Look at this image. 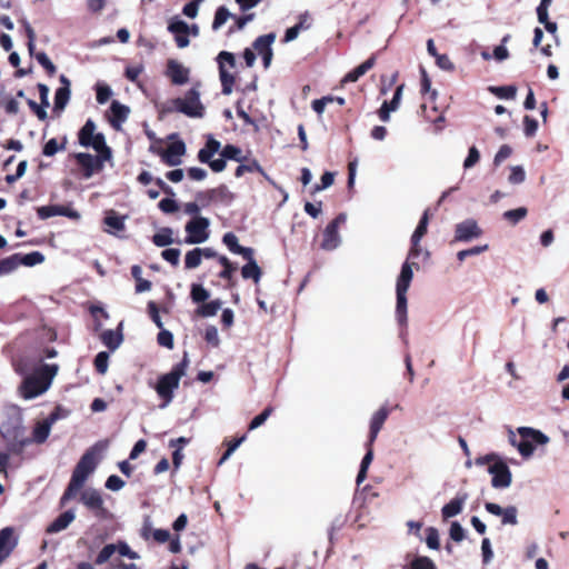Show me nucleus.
Wrapping results in <instances>:
<instances>
[{
  "label": "nucleus",
  "mask_w": 569,
  "mask_h": 569,
  "mask_svg": "<svg viewBox=\"0 0 569 569\" xmlns=\"http://www.w3.org/2000/svg\"><path fill=\"white\" fill-rule=\"evenodd\" d=\"M186 153V144L182 140L170 143L164 151H161V161L170 167L181 163V157Z\"/></svg>",
  "instance_id": "nucleus-14"
},
{
  "label": "nucleus",
  "mask_w": 569,
  "mask_h": 569,
  "mask_svg": "<svg viewBox=\"0 0 569 569\" xmlns=\"http://www.w3.org/2000/svg\"><path fill=\"white\" fill-rule=\"evenodd\" d=\"M376 63V56L372 54L369 57L366 61H363L361 64L356 67L353 70L348 72L343 82H356L360 77H362L365 73H367L371 68H373Z\"/></svg>",
  "instance_id": "nucleus-28"
},
{
  "label": "nucleus",
  "mask_w": 569,
  "mask_h": 569,
  "mask_svg": "<svg viewBox=\"0 0 569 569\" xmlns=\"http://www.w3.org/2000/svg\"><path fill=\"white\" fill-rule=\"evenodd\" d=\"M217 62L222 93L230 94L236 82V77L233 73L229 72L227 68L233 69L236 67L234 54L229 51H221L217 56Z\"/></svg>",
  "instance_id": "nucleus-7"
},
{
  "label": "nucleus",
  "mask_w": 569,
  "mask_h": 569,
  "mask_svg": "<svg viewBox=\"0 0 569 569\" xmlns=\"http://www.w3.org/2000/svg\"><path fill=\"white\" fill-rule=\"evenodd\" d=\"M103 222L106 226L114 229L116 231H123L126 228L124 217L119 216L114 210L107 212Z\"/></svg>",
  "instance_id": "nucleus-42"
},
{
  "label": "nucleus",
  "mask_w": 569,
  "mask_h": 569,
  "mask_svg": "<svg viewBox=\"0 0 569 569\" xmlns=\"http://www.w3.org/2000/svg\"><path fill=\"white\" fill-rule=\"evenodd\" d=\"M211 194L214 198V202H220L226 206H229L234 200V194L226 184H220L217 188H212Z\"/></svg>",
  "instance_id": "nucleus-36"
},
{
  "label": "nucleus",
  "mask_w": 569,
  "mask_h": 569,
  "mask_svg": "<svg viewBox=\"0 0 569 569\" xmlns=\"http://www.w3.org/2000/svg\"><path fill=\"white\" fill-rule=\"evenodd\" d=\"M110 123L113 128L118 129L122 122H124L129 116L130 109L129 107L120 103L117 100H113L110 106Z\"/></svg>",
  "instance_id": "nucleus-23"
},
{
  "label": "nucleus",
  "mask_w": 569,
  "mask_h": 569,
  "mask_svg": "<svg viewBox=\"0 0 569 569\" xmlns=\"http://www.w3.org/2000/svg\"><path fill=\"white\" fill-rule=\"evenodd\" d=\"M426 543L430 549L438 550L440 548L439 531L435 527H429L426 530Z\"/></svg>",
  "instance_id": "nucleus-54"
},
{
  "label": "nucleus",
  "mask_w": 569,
  "mask_h": 569,
  "mask_svg": "<svg viewBox=\"0 0 569 569\" xmlns=\"http://www.w3.org/2000/svg\"><path fill=\"white\" fill-rule=\"evenodd\" d=\"M518 432L521 436V440L517 442L515 433L510 432V442L518 448V451L525 458L533 453L535 443L546 445L549 441L545 433L529 427H521L518 429Z\"/></svg>",
  "instance_id": "nucleus-5"
},
{
  "label": "nucleus",
  "mask_w": 569,
  "mask_h": 569,
  "mask_svg": "<svg viewBox=\"0 0 569 569\" xmlns=\"http://www.w3.org/2000/svg\"><path fill=\"white\" fill-rule=\"evenodd\" d=\"M449 536L456 542H460L465 539V529L458 521L451 522Z\"/></svg>",
  "instance_id": "nucleus-61"
},
{
  "label": "nucleus",
  "mask_w": 569,
  "mask_h": 569,
  "mask_svg": "<svg viewBox=\"0 0 569 569\" xmlns=\"http://www.w3.org/2000/svg\"><path fill=\"white\" fill-rule=\"evenodd\" d=\"M141 537L144 540L152 538L158 543H164L170 540V532L167 529H153L149 523H144L141 529Z\"/></svg>",
  "instance_id": "nucleus-29"
},
{
  "label": "nucleus",
  "mask_w": 569,
  "mask_h": 569,
  "mask_svg": "<svg viewBox=\"0 0 569 569\" xmlns=\"http://www.w3.org/2000/svg\"><path fill=\"white\" fill-rule=\"evenodd\" d=\"M180 250L179 249H176V248H169V249H164L162 252H161V257L170 262L172 266H178L179 264V258H180Z\"/></svg>",
  "instance_id": "nucleus-62"
},
{
  "label": "nucleus",
  "mask_w": 569,
  "mask_h": 569,
  "mask_svg": "<svg viewBox=\"0 0 569 569\" xmlns=\"http://www.w3.org/2000/svg\"><path fill=\"white\" fill-rule=\"evenodd\" d=\"M403 88L405 84L398 86L392 99L382 103L378 110V117L381 121L388 122L390 120V112L396 111L399 108Z\"/></svg>",
  "instance_id": "nucleus-20"
},
{
  "label": "nucleus",
  "mask_w": 569,
  "mask_h": 569,
  "mask_svg": "<svg viewBox=\"0 0 569 569\" xmlns=\"http://www.w3.org/2000/svg\"><path fill=\"white\" fill-rule=\"evenodd\" d=\"M114 551H116L114 545H112V543L106 545L98 553V556L94 560L96 565H102V563L107 562L110 559V557L114 553Z\"/></svg>",
  "instance_id": "nucleus-60"
},
{
  "label": "nucleus",
  "mask_w": 569,
  "mask_h": 569,
  "mask_svg": "<svg viewBox=\"0 0 569 569\" xmlns=\"http://www.w3.org/2000/svg\"><path fill=\"white\" fill-rule=\"evenodd\" d=\"M220 156L227 160H233L237 162L247 161V157L242 154V150L234 144H226L220 151Z\"/></svg>",
  "instance_id": "nucleus-39"
},
{
  "label": "nucleus",
  "mask_w": 569,
  "mask_h": 569,
  "mask_svg": "<svg viewBox=\"0 0 569 569\" xmlns=\"http://www.w3.org/2000/svg\"><path fill=\"white\" fill-rule=\"evenodd\" d=\"M333 181H335V173L330 172V171H326L321 176V182L313 186L312 193H316L326 188H329L330 186L333 184Z\"/></svg>",
  "instance_id": "nucleus-58"
},
{
  "label": "nucleus",
  "mask_w": 569,
  "mask_h": 569,
  "mask_svg": "<svg viewBox=\"0 0 569 569\" xmlns=\"http://www.w3.org/2000/svg\"><path fill=\"white\" fill-rule=\"evenodd\" d=\"M412 266L419 268L418 263H410L409 261L403 262L400 274L398 276L396 289L408 290L413 278Z\"/></svg>",
  "instance_id": "nucleus-27"
},
{
  "label": "nucleus",
  "mask_w": 569,
  "mask_h": 569,
  "mask_svg": "<svg viewBox=\"0 0 569 569\" xmlns=\"http://www.w3.org/2000/svg\"><path fill=\"white\" fill-rule=\"evenodd\" d=\"M209 219L204 217H196L187 222L184 229L187 232L186 242L202 243L209 238Z\"/></svg>",
  "instance_id": "nucleus-11"
},
{
  "label": "nucleus",
  "mask_w": 569,
  "mask_h": 569,
  "mask_svg": "<svg viewBox=\"0 0 569 569\" xmlns=\"http://www.w3.org/2000/svg\"><path fill=\"white\" fill-rule=\"evenodd\" d=\"M107 447V442L103 443L101 441L97 442L92 447H90L80 458L78 463L76 465L71 479L60 499V505L64 506L68 501L73 499L80 489L83 487L88 477L96 470L99 453Z\"/></svg>",
  "instance_id": "nucleus-1"
},
{
  "label": "nucleus",
  "mask_w": 569,
  "mask_h": 569,
  "mask_svg": "<svg viewBox=\"0 0 569 569\" xmlns=\"http://www.w3.org/2000/svg\"><path fill=\"white\" fill-rule=\"evenodd\" d=\"M77 164L81 169V176L84 179L91 178L94 173L100 172V168L98 166V159L94 158L93 154L88 152H79L73 156Z\"/></svg>",
  "instance_id": "nucleus-16"
},
{
  "label": "nucleus",
  "mask_w": 569,
  "mask_h": 569,
  "mask_svg": "<svg viewBox=\"0 0 569 569\" xmlns=\"http://www.w3.org/2000/svg\"><path fill=\"white\" fill-rule=\"evenodd\" d=\"M51 426L52 425L48 422L46 419L42 420L41 422H38L33 428L32 439H22L18 442L11 443L10 451L14 453H20L23 450V448L31 441L36 443H43L50 435Z\"/></svg>",
  "instance_id": "nucleus-12"
},
{
  "label": "nucleus",
  "mask_w": 569,
  "mask_h": 569,
  "mask_svg": "<svg viewBox=\"0 0 569 569\" xmlns=\"http://www.w3.org/2000/svg\"><path fill=\"white\" fill-rule=\"evenodd\" d=\"M276 40V33L270 32L267 34L259 36L252 43L253 49L258 54L262 56L264 52L271 51L272 43Z\"/></svg>",
  "instance_id": "nucleus-31"
},
{
  "label": "nucleus",
  "mask_w": 569,
  "mask_h": 569,
  "mask_svg": "<svg viewBox=\"0 0 569 569\" xmlns=\"http://www.w3.org/2000/svg\"><path fill=\"white\" fill-rule=\"evenodd\" d=\"M67 141L68 140L66 136L62 137L61 143H59L56 138L48 140L42 148V154L46 157H52L58 151H64L67 148Z\"/></svg>",
  "instance_id": "nucleus-38"
},
{
  "label": "nucleus",
  "mask_w": 569,
  "mask_h": 569,
  "mask_svg": "<svg viewBox=\"0 0 569 569\" xmlns=\"http://www.w3.org/2000/svg\"><path fill=\"white\" fill-rule=\"evenodd\" d=\"M58 372L57 365L43 363L34 372L28 376L21 385V393L24 399L36 398L46 392Z\"/></svg>",
  "instance_id": "nucleus-3"
},
{
  "label": "nucleus",
  "mask_w": 569,
  "mask_h": 569,
  "mask_svg": "<svg viewBox=\"0 0 569 569\" xmlns=\"http://www.w3.org/2000/svg\"><path fill=\"white\" fill-rule=\"evenodd\" d=\"M230 17L231 13L224 6L219 7L214 13L212 30L217 31L218 29H220Z\"/></svg>",
  "instance_id": "nucleus-51"
},
{
  "label": "nucleus",
  "mask_w": 569,
  "mask_h": 569,
  "mask_svg": "<svg viewBox=\"0 0 569 569\" xmlns=\"http://www.w3.org/2000/svg\"><path fill=\"white\" fill-rule=\"evenodd\" d=\"M407 291L408 290L396 289V295H397L396 315H397L398 321L401 325L407 322Z\"/></svg>",
  "instance_id": "nucleus-34"
},
{
  "label": "nucleus",
  "mask_w": 569,
  "mask_h": 569,
  "mask_svg": "<svg viewBox=\"0 0 569 569\" xmlns=\"http://www.w3.org/2000/svg\"><path fill=\"white\" fill-rule=\"evenodd\" d=\"M218 262L223 267L219 272V278L230 281L237 270V266L232 263L226 256H219Z\"/></svg>",
  "instance_id": "nucleus-43"
},
{
  "label": "nucleus",
  "mask_w": 569,
  "mask_h": 569,
  "mask_svg": "<svg viewBox=\"0 0 569 569\" xmlns=\"http://www.w3.org/2000/svg\"><path fill=\"white\" fill-rule=\"evenodd\" d=\"M108 360H109V355L104 351H101L96 356V358L93 360V365H94V369L98 373L104 375L107 372Z\"/></svg>",
  "instance_id": "nucleus-57"
},
{
  "label": "nucleus",
  "mask_w": 569,
  "mask_h": 569,
  "mask_svg": "<svg viewBox=\"0 0 569 569\" xmlns=\"http://www.w3.org/2000/svg\"><path fill=\"white\" fill-rule=\"evenodd\" d=\"M80 501L98 519L106 520L111 517L110 511L104 507L101 493L97 489H87L80 493Z\"/></svg>",
  "instance_id": "nucleus-9"
},
{
  "label": "nucleus",
  "mask_w": 569,
  "mask_h": 569,
  "mask_svg": "<svg viewBox=\"0 0 569 569\" xmlns=\"http://www.w3.org/2000/svg\"><path fill=\"white\" fill-rule=\"evenodd\" d=\"M429 210L427 209L419 220V223L411 236V240L420 241L428 232Z\"/></svg>",
  "instance_id": "nucleus-47"
},
{
  "label": "nucleus",
  "mask_w": 569,
  "mask_h": 569,
  "mask_svg": "<svg viewBox=\"0 0 569 569\" xmlns=\"http://www.w3.org/2000/svg\"><path fill=\"white\" fill-rule=\"evenodd\" d=\"M273 408L271 406L264 408L261 413H259L251 420V422L249 423V430H253L262 426L266 422V420L271 416Z\"/></svg>",
  "instance_id": "nucleus-56"
},
{
  "label": "nucleus",
  "mask_w": 569,
  "mask_h": 569,
  "mask_svg": "<svg viewBox=\"0 0 569 569\" xmlns=\"http://www.w3.org/2000/svg\"><path fill=\"white\" fill-rule=\"evenodd\" d=\"M221 143L213 136L209 134L203 148L198 152V160L202 163L209 164L213 172H221L226 169L227 159L220 158L212 160V157L220 150Z\"/></svg>",
  "instance_id": "nucleus-8"
},
{
  "label": "nucleus",
  "mask_w": 569,
  "mask_h": 569,
  "mask_svg": "<svg viewBox=\"0 0 569 569\" xmlns=\"http://www.w3.org/2000/svg\"><path fill=\"white\" fill-rule=\"evenodd\" d=\"M528 211L525 207H520L517 209L508 210L503 213V218L511 222L512 224L518 223L527 216Z\"/></svg>",
  "instance_id": "nucleus-53"
},
{
  "label": "nucleus",
  "mask_w": 569,
  "mask_h": 569,
  "mask_svg": "<svg viewBox=\"0 0 569 569\" xmlns=\"http://www.w3.org/2000/svg\"><path fill=\"white\" fill-rule=\"evenodd\" d=\"M189 366L188 353H183L180 362L174 365L170 372L161 375L154 386L158 397L162 400L161 407H167L174 397V391L179 388L180 379L186 375Z\"/></svg>",
  "instance_id": "nucleus-2"
},
{
  "label": "nucleus",
  "mask_w": 569,
  "mask_h": 569,
  "mask_svg": "<svg viewBox=\"0 0 569 569\" xmlns=\"http://www.w3.org/2000/svg\"><path fill=\"white\" fill-rule=\"evenodd\" d=\"M477 466L489 465L488 472L492 475L491 486L496 489L507 488L512 482V473L507 463L496 453L476 458Z\"/></svg>",
  "instance_id": "nucleus-4"
},
{
  "label": "nucleus",
  "mask_w": 569,
  "mask_h": 569,
  "mask_svg": "<svg viewBox=\"0 0 569 569\" xmlns=\"http://www.w3.org/2000/svg\"><path fill=\"white\" fill-rule=\"evenodd\" d=\"M537 130H538V121L530 116H525L523 117L525 136L528 138H531L536 134Z\"/></svg>",
  "instance_id": "nucleus-59"
},
{
  "label": "nucleus",
  "mask_w": 569,
  "mask_h": 569,
  "mask_svg": "<svg viewBox=\"0 0 569 569\" xmlns=\"http://www.w3.org/2000/svg\"><path fill=\"white\" fill-rule=\"evenodd\" d=\"M94 131H96V123L91 119H88L86 121V123L83 124V127L79 130V133H78L79 143L84 148H89L90 143H92L91 139L96 134Z\"/></svg>",
  "instance_id": "nucleus-32"
},
{
  "label": "nucleus",
  "mask_w": 569,
  "mask_h": 569,
  "mask_svg": "<svg viewBox=\"0 0 569 569\" xmlns=\"http://www.w3.org/2000/svg\"><path fill=\"white\" fill-rule=\"evenodd\" d=\"M222 302L219 299L211 300L209 302H204L198 307L196 310L197 315L203 318L213 317L217 315L218 310L221 308Z\"/></svg>",
  "instance_id": "nucleus-41"
},
{
  "label": "nucleus",
  "mask_w": 569,
  "mask_h": 569,
  "mask_svg": "<svg viewBox=\"0 0 569 569\" xmlns=\"http://www.w3.org/2000/svg\"><path fill=\"white\" fill-rule=\"evenodd\" d=\"M172 108L167 111H178L191 118H200L203 116L204 107L200 101V92L197 88L189 89L183 98H176L171 101Z\"/></svg>",
  "instance_id": "nucleus-6"
},
{
  "label": "nucleus",
  "mask_w": 569,
  "mask_h": 569,
  "mask_svg": "<svg viewBox=\"0 0 569 569\" xmlns=\"http://www.w3.org/2000/svg\"><path fill=\"white\" fill-rule=\"evenodd\" d=\"M347 220L346 213H339L332 221L328 223L322 232V240L320 248L326 251L335 250L339 247L341 239L339 234V227Z\"/></svg>",
  "instance_id": "nucleus-10"
},
{
  "label": "nucleus",
  "mask_w": 569,
  "mask_h": 569,
  "mask_svg": "<svg viewBox=\"0 0 569 569\" xmlns=\"http://www.w3.org/2000/svg\"><path fill=\"white\" fill-rule=\"evenodd\" d=\"M254 251L250 253V258H244L247 263L241 269V276L243 279H252L254 283H258L261 279L262 271L253 258Z\"/></svg>",
  "instance_id": "nucleus-25"
},
{
  "label": "nucleus",
  "mask_w": 569,
  "mask_h": 569,
  "mask_svg": "<svg viewBox=\"0 0 569 569\" xmlns=\"http://www.w3.org/2000/svg\"><path fill=\"white\" fill-rule=\"evenodd\" d=\"M479 160H480L479 150L475 146H472L469 148L468 156L463 162V168L465 169L472 168L476 163L479 162Z\"/></svg>",
  "instance_id": "nucleus-63"
},
{
  "label": "nucleus",
  "mask_w": 569,
  "mask_h": 569,
  "mask_svg": "<svg viewBox=\"0 0 569 569\" xmlns=\"http://www.w3.org/2000/svg\"><path fill=\"white\" fill-rule=\"evenodd\" d=\"M247 172H258L260 174H264V170L257 159H247V161L240 162V164L236 168L234 176L240 178Z\"/></svg>",
  "instance_id": "nucleus-35"
},
{
  "label": "nucleus",
  "mask_w": 569,
  "mask_h": 569,
  "mask_svg": "<svg viewBox=\"0 0 569 569\" xmlns=\"http://www.w3.org/2000/svg\"><path fill=\"white\" fill-rule=\"evenodd\" d=\"M13 256H17L18 267L21 264L27 267H33L44 261V256L39 251H33L24 256H21L20 253H14Z\"/></svg>",
  "instance_id": "nucleus-40"
},
{
  "label": "nucleus",
  "mask_w": 569,
  "mask_h": 569,
  "mask_svg": "<svg viewBox=\"0 0 569 569\" xmlns=\"http://www.w3.org/2000/svg\"><path fill=\"white\" fill-rule=\"evenodd\" d=\"M481 233L482 231L477 222L472 219H467L456 226L455 241H469L480 237Z\"/></svg>",
  "instance_id": "nucleus-15"
},
{
  "label": "nucleus",
  "mask_w": 569,
  "mask_h": 569,
  "mask_svg": "<svg viewBox=\"0 0 569 569\" xmlns=\"http://www.w3.org/2000/svg\"><path fill=\"white\" fill-rule=\"evenodd\" d=\"M202 258L201 248H194L186 253L184 267L186 269H194L200 266Z\"/></svg>",
  "instance_id": "nucleus-48"
},
{
  "label": "nucleus",
  "mask_w": 569,
  "mask_h": 569,
  "mask_svg": "<svg viewBox=\"0 0 569 569\" xmlns=\"http://www.w3.org/2000/svg\"><path fill=\"white\" fill-rule=\"evenodd\" d=\"M100 338L102 343L111 351L116 350L123 340L122 333L120 331H114L111 329L104 330Z\"/></svg>",
  "instance_id": "nucleus-33"
},
{
  "label": "nucleus",
  "mask_w": 569,
  "mask_h": 569,
  "mask_svg": "<svg viewBox=\"0 0 569 569\" xmlns=\"http://www.w3.org/2000/svg\"><path fill=\"white\" fill-rule=\"evenodd\" d=\"M467 497H468L467 493L458 495L453 499H451L448 503H446L441 509L442 519L448 520V519L459 515L463 509V505L467 500Z\"/></svg>",
  "instance_id": "nucleus-21"
},
{
  "label": "nucleus",
  "mask_w": 569,
  "mask_h": 569,
  "mask_svg": "<svg viewBox=\"0 0 569 569\" xmlns=\"http://www.w3.org/2000/svg\"><path fill=\"white\" fill-rule=\"evenodd\" d=\"M366 447L367 452L360 463V469L357 475V485H360L367 478L368 468L373 459V449L372 446L369 445V441H367Z\"/></svg>",
  "instance_id": "nucleus-37"
},
{
  "label": "nucleus",
  "mask_w": 569,
  "mask_h": 569,
  "mask_svg": "<svg viewBox=\"0 0 569 569\" xmlns=\"http://www.w3.org/2000/svg\"><path fill=\"white\" fill-rule=\"evenodd\" d=\"M222 242L227 246L229 251L236 254L242 256V258H250V253L253 251L252 248L242 247L238 242V237L233 232H227L222 237Z\"/></svg>",
  "instance_id": "nucleus-24"
},
{
  "label": "nucleus",
  "mask_w": 569,
  "mask_h": 569,
  "mask_svg": "<svg viewBox=\"0 0 569 569\" xmlns=\"http://www.w3.org/2000/svg\"><path fill=\"white\" fill-rule=\"evenodd\" d=\"M403 569H438L436 563L427 556H417Z\"/></svg>",
  "instance_id": "nucleus-46"
},
{
  "label": "nucleus",
  "mask_w": 569,
  "mask_h": 569,
  "mask_svg": "<svg viewBox=\"0 0 569 569\" xmlns=\"http://www.w3.org/2000/svg\"><path fill=\"white\" fill-rule=\"evenodd\" d=\"M190 297L194 303H204L210 297V292L200 283H192L190 289Z\"/></svg>",
  "instance_id": "nucleus-45"
},
{
  "label": "nucleus",
  "mask_w": 569,
  "mask_h": 569,
  "mask_svg": "<svg viewBox=\"0 0 569 569\" xmlns=\"http://www.w3.org/2000/svg\"><path fill=\"white\" fill-rule=\"evenodd\" d=\"M164 74L174 86H182L189 81L190 70L176 59H169L166 64Z\"/></svg>",
  "instance_id": "nucleus-13"
},
{
  "label": "nucleus",
  "mask_w": 569,
  "mask_h": 569,
  "mask_svg": "<svg viewBox=\"0 0 569 569\" xmlns=\"http://www.w3.org/2000/svg\"><path fill=\"white\" fill-rule=\"evenodd\" d=\"M37 61L42 66V68L46 70L47 74L49 77H53L57 72V67L53 64V62L49 59L46 52H34L33 56Z\"/></svg>",
  "instance_id": "nucleus-49"
},
{
  "label": "nucleus",
  "mask_w": 569,
  "mask_h": 569,
  "mask_svg": "<svg viewBox=\"0 0 569 569\" xmlns=\"http://www.w3.org/2000/svg\"><path fill=\"white\" fill-rule=\"evenodd\" d=\"M60 81L63 83V87L56 90L54 111H62L70 99V82L68 78L64 74H61Z\"/></svg>",
  "instance_id": "nucleus-22"
},
{
  "label": "nucleus",
  "mask_w": 569,
  "mask_h": 569,
  "mask_svg": "<svg viewBox=\"0 0 569 569\" xmlns=\"http://www.w3.org/2000/svg\"><path fill=\"white\" fill-rule=\"evenodd\" d=\"M157 341L160 346L166 347L168 349H172L173 343V335L168 330H161L158 333Z\"/></svg>",
  "instance_id": "nucleus-64"
},
{
  "label": "nucleus",
  "mask_w": 569,
  "mask_h": 569,
  "mask_svg": "<svg viewBox=\"0 0 569 569\" xmlns=\"http://www.w3.org/2000/svg\"><path fill=\"white\" fill-rule=\"evenodd\" d=\"M485 509L491 515L502 517V519H501L502 525L515 526L518 523V520H517L518 510L515 506L501 508L499 505H497L495 502H486Z\"/></svg>",
  "instance_id": "nucleus-17"
},
{
  "label": "nucleus",
  "mask_w": 569,
  "mask_h": 569,
  "mask_svg": "<svg viewBox=\"0 0 569 569\" xmlns=\"http://www.w3.org/2000/svg\"><path fill=\"white\" fill-rule=\"evenodd\" d=\"M18 268L17 256L0 259V276L9 274Z\"/></svg>",
  "instance_id": "nucleus-52"
},
{
  "label": "nucleus",
  "mask_w": 569,
  "mask_h": 569,
  "mask_svg": "<svg viewBox=\"0 0 569 569\" xmlns=\"http://www.w3.org/2000/svg\"><path fill=\"white\" fill-rule=\"evenodd\" d=\"M490 92H492L496 97L500 99H515L517 93L516 86H501V87H490Z\"/></svg>",
  "instance_id": "nucleus-50"
},
{
  "label": "nucleus",
  "mask_w": 569,
  "mask_h": 569,
  "mask_svg": "<svg viewBox=\"0 0 569 569\" xmlns=\"http://www.w3.org/2000/svg\"><path fill=\"white\" fill-rule=\"evenodd\" d=\"M138 182H140L143 186H147L151 182H154L156 186L166 194L173 196L174 192L170 186H168L162 179L160 178H153L149 171H141L139 176L137 177Z\"/></svg>",
  "instance_id": "nucleus-30"
},
{
  "label": "nucleus",
  "mask_w": 569,
  "mask_h": 569,
  "mask_svg": "<svg viewBox=\"0 0 569 569\" xmlns=\"http://www.w3.org/2000/svg\"><path fill=\"white\" fill-rule=\"evenodd\" d=\"M17 543L13 528L6 527L0 530V565L11 555Z\"/></svg>",
  "instance_id": "nucleus-18"
},
{
  "label": "nucleus",
  "mask_w": 569,
  "mask_h": 569,
  "mask_svg": "<svg viewBox=\"0 0 569 569\" xmlns=\"http://www.w3.org/2000/svg\"><path fill=\"white\" fill-rule=\"evenodd\" d=\"M246 436L226 441L227 449L219 460V465H222L231 453L244 441Z\"/></svg>",
  "instance_id": "nucleus-55"
},
{
  "label": "nucleus",
  "mask_w": 569,
  "mask_h": 569,
  "mask_svg": "<svg viewBox=\"0 0 569 569\" xmlns=\"http://www.w3.org/2000/svg\"><path fill=\"white\" fill-rule=\"evenodd\" d=\"M172 229L171 228H162L159 232L154 233L152 237V242L157 247H166L173 242L172 238Z\"/></svg>",
  "instance_id": "nucleus-44"
},
{
  "label": "nucleus",
  "mask_w": 569,
  "mask_h": 569,
  "mask_svg": "<svg viewBox=\"0 0 569 569\" xmlns=\"http://www.w3.org/2000/svg\"><path fill=\"white\" fill-rule=\"evenodd\" d=\"M74 512L72 510H67L59 515L47 528L48 533H57L64 530L73 520Z\"/></svg>",
  "instance_id": "nucleus-26"
},
{
  "label": "nucleus",
  "mask_w": 569,
  "mask_h": 569,
  "mask_svg": "<svg viewBox=\"0 0 569 569\" xmlns=\"http://www.w3.org/2000/svg\"><path fill=\"white\" fill-rule=\"evenodd\" d=\"M390 410L388 407L382 406L378 411H376L370 421V430L368 436V441L370 446H373L379 431L382 429L383 423L388 419Z\"/></svg>",
  "instance_id": "nucleus-19"
}]
</instances>
